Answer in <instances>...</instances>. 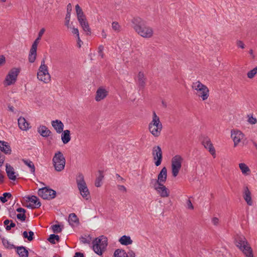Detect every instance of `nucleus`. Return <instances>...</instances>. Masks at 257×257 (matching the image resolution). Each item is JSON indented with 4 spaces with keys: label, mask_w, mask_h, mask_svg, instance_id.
<instances>
[{
    "label": "nucleus",
    "mask_w": 257,
    "mask_h": 257,
    "mask_svg": "<svg viewBox=\"0 0 257 257\" xmlns=\"http://www.w3.org/2000/svg\"><path fill=\"white\" fill-rule=\"evenodd\" d=\"M103 49H104V47L102 45H100L98 47V54H99V56H100L101 58H103L104 57V54L103 53Z\"/></svg>",
    "instance_id": "nucleus-46"
},
{
    "label": "nucleus",
    "mask_w": 257,
    "mask_h": 257,
    "mask_svg": "<svg viewBox=\"0 0 257 257\" xmlns=\"http://www.w3.org/2000/svg\"><path fill=\"white\" fill-rule=\"evenodd\" d=\"M163 128L162 124L160 121V117L157 115L155 111H153L152 120L149 124L150 132L155 137H159Z\"/></svg>",
    "instance_id": "nucleus-2"
},
{
    "label": "nucleus",
    "mask_w": 257,
    "mask_h": 257,
    "mask_svg": "<svg viewBox=\"0 0 257 257\" xmlns=\"http://www.w3.org/2000/svg\"><path fill=\"white\" fill-rule=\"evenodd\" d=\"M0 150L6 154H10L11 153L10 146L5 141H0Z\"/></svg>",
    "instance_id": "nucleus-26"
},
{
    "label": "nucleus",
    "mask_w": 257,
    "mask_h": 257,
    "mask_svg": "<svg viewBox=\"0 0 257 257\" xmlns=\"http://www.w3.org/2000/svg\"><path fill=\"white\" fill-rule=\"evenodd\" d=\"M45 31V29L44 28H42L40 30L38 34V37L33 42L32 47L30 49L28 56V59L29 62L31 63H34L36 60L38 44L39 43V41L41 40V37L44 34Z\"/></svg>",
    "instance_id": "nucleus-8"
},
{
    "label": "nucleus",
    "mask_w": 257,
    "mask_h": 257,
    "mask_svg": "<svg viewBox=\"0 0 257 257\" xmlns=\"http://www.w3.org/2000/svg\"><path fill=\"white\" fill-rule=\"evenodd\" d=\"M257 74V66L248 71L247 73V77L251 79L254 77V76Z\"/></svg>",
    "instance_id": "nucleus-39"
},
{
    "label": "nucleus",
    "mask_w": 257,
    "mask_h": 257,
    "mask_svg": "<svg viewBox=\"0 0 257 257\" xmlns=\"http://www.w3.org/2000/svg\"><path fill=\"white\" fill-rule=\"evenodd\" d=\"M75 10L77 16L78 21L83 29V31L87 34L90 33V28L89 27L88 22L87 21L86 17L82 9L78 4L75 6Z\"/></svg>",
    "instance_id": "nucleus-7"
},
{
    "label": "nucleus",
    "mask_w": 257,
    "mask_h": 257,
    "mask_svg": "<svg viewBox=\"0 0 257 257\" xmlns=\"http://www.w3.org/2000/svg\"><path fill=\"white\" fill-rule=\"evenodd\" d=\"M76 183L81 195L85 199H88L89 197V191L84 181V176L79 173L76 177Z\"/></svg>",
    "instance_id": "nucleus-9"
},
{
    "label": "nucleus",
    "mask_w": 257,
    "mask_h": 257,
    "mask_svg": "<svg viewBox=\"0 0 257 257\" xmlns=\"http://www.w3.org/2000/svg\"><path fill=\"white\" fill-rule=\"evenodd\" d=\"M61 135V140L63 144H67L71 140L70 132L69 130H66L63 131Z\"/></svg>",
    "instance_id": "nucleus-29"
},
{
    "label": "nucleus",
    "mask_w": 257,
    "mask_h": 257,
    "mask_svg": "<svg viewBox=\"0 0 257 257\" xmlns=\"http://www.w3.org/2000/svg\"><path fill=\"white\" fill-rule=\"evenodd\" d=\"M137 82L140 87L144 88L146 85V78L144 73L139 72L137 76Z\"/></svg>",
    "instance_id": "nucleus-27"
},
{
    "label": "nucleus",
    "mask_w": 257,
    "mask_h": 257,
    "mask_svg": "<svg viewBox=\"0 0 257 257\" xmlns=\"http://www.w3.org/2000/svg\"><path fill=\"white\" fill-rule=\"evenodd\" d=\"M134 29L139 35L145 38H150L154 34L153 28L142 21L136 24L134 26Z\"/></svg>",
    "instance_id": "nucleus-4"
},
{
    "label": "nucleus",
    "mask_w": 257,
    "mask_h": 257,
    "mask_svg": "<svg viewBox=\"0 0 257 257\" xmlns=\"http://www.w3.org/2000/svg\"><path fill=\"white\" fill-rule=\"evenodd\" d=\"M152 155L155 161V164L156 166L161 165L162 161V151L161 147L159 146H154L152 150Z\"/></svg>",
    "instance_id": "nucleus-15"
},
{
    "label": "nucleus",
    "mask_w": 257,
    "mask_h": 257,
    "mask_svg": "<svg viewBox=\"0 0 257 257\" xmlns=\"http://www.w3.org/2000/svg\"><path fill=\"white\" fill-rule=\"evenodd\" d=\"M23 235L24 238L28 239V233L27 231H24L23 233Z\"/></svg>",
    "instance_id": "nucleus-60"
},
{
    "label": "nucleus",
    "mask_w": 257,
    "mask_h": 257,
    "mask_svg": "<svg viewBox=\"0 0 257 257\" xmlns=\"http://www.w3.org/2000/svg\"><path fill=\"white\" fill-rule=\"evenodd\" d=\"M72 33L73 34H75L76 35L77 39L79 41L80 40L79 33V31L77 28H72Z\"/></svg>",
    "instance_id": "nucleus-45"
},
{
    "label": "nucleus",
    "mask_w": 257,
    "mask_h": 257,
    "mask_svg": "<svg viewBox=\"0 0 257 257\" xmlns=\"http://www.w3.org/2000/svg\"><path fill=\"white\" fill-rule=\"evenodd\" d=\"M18 125L20 128L23 131H27L30 128V124L23 117H20L18 119Z\"/></svg>",
    "instance_id": "nucleus-25"
},
{
    "label": "nucleus",
    "mask_w": 257,
    "mask_h": 257,
    "mask_svg": "<svg viewBox=\"0 0 257 257\" xmlns=\"http://www.w3.org/2000/svg\"><path fill=\"white\" fill-rule=\"evenodd\" d=\"M117 187L118 190L120 191V192L125 193L127 191L126 188L123 185H118Z\"/></svg>",
    "instance_id": "nucleus-50"
},
{
    "label": "nucleus",
    "mask_w": 257,
    "mask_h": 257,
    "mask_svg": "<svg viewBox=\"0 0 257 257\" xmlns=\"http://www.w3.org/2000/svg\"><path fill=\"white\" fill-rule=\"evenodd\" d=\"M82 41H81V40L80 39V40L79 41L78 39H77V45L79 47H80L81 46V43H82Z\"/></svg>",
    "instance_id": "nucleus-64"
},
{
    "label": "nucleus",
    "mask_w": 257,
    "mask_h": 257,
    "mask_svg": "<svg viewBox=\"0 0 257 257\" xmlns=\"http://www.w3.org/2000/svg\"><path fill=\"white\" fill-rule=\"evenodd\" d=\"M113 257H128V256L124 250L117 249L114 252Z\"/></svg>",
    "instance_id": "nucleus-35"
},
{
    "label": "nucleus",
    "mask_w": 257,
    "mask_h": 257,
    "mask_svg": "<svg viewBox=\"0 0 257 257\" xmlns=\"http://www.w3.org/2000/svg\"><path fill=\"white\" fill-rule=\"evenodd\" d=\"M155 190L162 197H168L169 196V190L163 184H159V186L156 187Z\"/></svg>",
    "instance_id": "nucleus-20"
},
{
    "label": "nucleus",
    "mask_w": 257,
    "mask_h": 257,
    "mask_svg": "<svg viewBox=\"0 0 257 257\" xmlns=\"http://www.w3.org/2000/svg\"><path fill=\"white\" fill-rule=\"evenodd\" d=\"M186 208L188 209L193 210L194 209V206L191 201L190 200H187L186 202Z\"/></svg>",
    "instance_id": "nucleus-49"
},
{
    "label": "nucleus",
    "mask_w": 257,
    "mask_h": 257,
    "mask_svg": "<svg viewBox=\"0 0 257 257\" xmlns=\"http://www.w3.org/2000/svg\"><path fill=\"white\" fill-rule=\"evenodd\" d=\"M93 250L98 255H101L107 245V238L102 235L96 238L93 241Z\"/></svg>",
    "instance_id": "nucleus-6"
},
{
    "label": "nucleus",
    "mask_w": 257,
    "mask_h": 257,
    "mask_svg": "<svg viewBox=\"0 0 257 257\" xmlns=\"http://www.w3.org/2000/svg\"><path fill=\"white\" fill-rule=\"evenodd\" d=\"M38 133L43 137L47 138L50 136L51 132L45 125H40L37 128Z\"/></svg>",
    "instance_id": "nucleus-22"
},
{
    "label": "nucleus",
    "mask_w": 257,
    "mask_h": 257,
    "mask_svg": "<svg viewBox=\"0 0 257 257\" xmlns=\"http://www.w3.org/2000/svg\"><path fill=\"white\" fill-rule=\"evenodd\" d=\"M37 78L45 83H48L51 81V75L49 73L48 67L45 64V60L43 59L38 70Z\"/></svg>",
    "instance_id": "nucleus-5"
},
{
    "label": "nucleus",
    "mask_w": 257,
    "mask_h": 257,
    "mask_svg": "<svg viewBox=\"0 0 257 257\" xmlns=\"http://www.w3.org/2000/svg\"><path fill=\"white\" fill-rule=\"evenodd\" d=\"M70 17H71V13L70 12H68V13H67L66 17H65V26L69 28V23L70 20Z\"/></svg>",
    "instance_id": "nucleus-42"
},
{
    "label": "nucleus",
    "mask_w": 257,
    "mask_h": 257,
    "mask_svg": "<svg viewBox=\"0 0 257 257\" xmlns=\"http://www.w3.org/2000/svg\"><path fill=\"white\" fill-rule=\"evenodd\" d=\"M236 45L238 48H240L241 49H244L245 48V45L243 42L239 40L236 41Z\"/></svg>",
    "instance_id": "nucleus-47"
},
{
    "label": "nucleus",
    "mask_w": 257,
    "mask_h": 257,
    "mask_svg": "<svg viewBox=\"0 0 257 257\" xmlns=\"http://www.w3.org/2000/svg\"><path fill=\"white\" fill-rule=\"evenodd\" d=\"M247 122L251 124H255L257 122V119L252 115H248Z\"/></svg>",
    "instance_id": "nucleus-43"
},
{
    "label": "nucleus",
    "mask_w": 257,
    "mask_h": 257,
    "mask_svg": "<svg viewBox=\"0 0 257 257\" xmlns=\"http://www.w3.org/2000/svg\"><path fill=\"white\" fill-rule=\"evenodd\" d=\"M17 211L19 212L20 213H25L26 212L25 209L23 208L19 207L17 209Z\"/></svg>",
    "instance_id": "nucleus-56"
},
{
    "label": "nucleus",
    "mask_w": 257,
    "mask_h": 257,
    "mask_svg": "<svg viewBox=\"0 0 257 257\" xmlns=\"http://www.w3.org/2000/svg\"><path fill=\"white\" fill-rule=\"evenodd\" d=\"M74 257H84V255L83 253H82L81 252H77L75 253Z\"/></svg>",
    "instance_id": "nucleus-57"
},
{
    "label": "nucleus",
    "mask_w": 257,
    "mask_h": 257,
    "mask_svg": "<svg viewBox=\"0 0 257 257\" xmlns=\"http://www.w3.org/2000/svg\"><path fill=\"white\" fill-rule=\"evenodd\" d=\"M150 184L152 186L154 189H155V188L159 186V184H161V183L158 182L157 179H152L150 181Z\"/></svg>",
    "instance_id": "nucleus-41"
},
{
    "label": "nucleus",
    "mask_w": 257,
    "mask_h": 257,
    "mask_svg": "<svg viewBox=\"0 0 257 257\" xmlns=\"http://www.w3.org/2000/svg\"><path fill=\"white\" fill-rule=\"evenodd\" d=\"M235 243L246 257H253V251L244 236H238L235 238Z\"/></svg>",
    "instance_id": "nucleus-3"
},
{
    "label": "nucleus",
    "mask_w": 257,
    "mask_h": 257,
    "mask_svg": "<svg viewBox=\"0 0 257 257\" xmlns=\"http://www.w3.org/2000/svg\"><path fill=\"white\" fill-rule=\"evenodd\" d=\"M16 224L13 222V221L12 220L10 222V225H8L6 226V229L7 230H10L12 228H13L15 227Z\"/></svg>",
    "instance_id": "nucleus-51"
},
{
    "label": "nucleus",
    "mask_w": 257,
    "mask_h": 257,
    "mask_svg": "<svg viewBox=\"0 0 257 257\" xmlns=\"http://www.w3.org/2000/svg\"><path fill=\"white\" fill-rule=\"evenodd\" d=\"M108 91L102 87H99L96 92L95 100L97 101H100L103 100L108 95Z\"/></svg>",
    "instance_id": "nucleus-16"
},
{
    "label": "nucleus",
    "mask_w": 257,
    "mask_h": 257,
    "mask_svg": "<svg viewBox=\"0 0 257 257\" xmlns=\"http://www.w3.org/2000/svg\"><path fill=\"white\" fill-rule=\"evenodd\" d=\"M12 196V195L10 193H4L3 195V196L0 197V200L3 203H5L7 201V197L10 198Z\"/></svg>",
    "instance_id": "nucleus-40"
},
{
    "label": "nucleus",
    "mask_w": 257,
    "mask_h": 257,
    "mask_svg": "<svg viewBox=\"0 0 257 257\" xmlns=\"http://www.w3.org/2000/svg\"><path fill=\"white\" fill-rule=\"evenodd\" d=\"M116 176L117 177V179L118 180V181H122L123 182L124 181V179L123 178H122L121 177H120L118 174H116Z\"/></svg>",
    "instance_id": "nucleus-58"
},
{
    "label": "nucleus",
    "mask_w": 257,
    "mask_h": 257,
    "mask_svg": "<svg viewBox=\"0 0 257 257\" xmlns=\"http://www.w3.org/2000/svg\"><path fill=\"white\" fill-rule=\"evenodd\" d=\"M167 177V170L166 167H163L158 175V181L161 184L166 182Z\"/></svg>",
    "instance_id": "nucleus-23"
},
{
    "label": "nucleus",
    "mask_w": 257,
    "mask_h": 257,
    "mask_svg": "<svg viewBox=\"0 0 257 257\" xmlns=\"http://www.w3.org/2000/svg\"><path fill=\"white\" fill-rule=\"evenodd\" d=\"M231 138L233 141L234 147H236L244 140L245 136L244 134L238 130H232L231 131Z\"/></svg>",
    "instance_id": "nucleus-14"
},
{
    "label": "nucleus",
    "mask_w": 257,
    "mask_h": 257,
    "mask_svg": "<svg viewBox=\"0 0 257 257\" xmlns=\"http://www.w3.org/2000/svg\"><path fill=\"white\" fill-rule=\"evenodd\" d=\"M99 175L97 177L96 179L95 182V185L97 187H100L101 186V181L104 178V176L103 175V172L102 171H99Z\"/></svg>",
    "instance_id": "nucleus-36"
},
{
    "label": "nucleus",
    "mask_w": 257,
    "mask_h": 257,
    "mask_svg": "<svg viewBox=\"0 0 257 257\" xmlns=\"http://www.w3.org/2000/svg\"><path fill=\"white\" fill-rule=\"evenodd\" d=\"M239 168L243 175L247 176L250 174V170L245 163H241L239 164Z\"/></svg>",
    "instance_id": "nucleus-31"
},
{
    "label": "nucleus",
    "mask_w": 257,
    "mask_h": 257,
    "mask_svg": "<svg viewBox=\"0 0 257 257\" xmlns=\"http://www.w3.org/2000/svg\"><path fill=\"white\" fill-rule=\"evenodd\" d=\"M191 88L195 94L200 98L202 100H207L209 96V90L208 88L200 81L193 82L191 85Z\"/></svg>",
    "instance_id": "nucleus-1"
},
{
    "label": "nucleus",
    "mask_w": 257,
    "mask_h": 257,
    "mask_svg": "<svg viewBox=\"0 0 257 257\" xmlns=\"http://www.w3.org/2000/svg\"><path fill=\"white\" fill-rule=\"evenodd\" d=\"M56 191L48 187H43L39 189L38 194L44 199L50 200L56 196Z\"/></svg>",
    "instance_id": "nucleus-13"
},
{
    "label": "nucleus",
    "mask_w": 257,
    "mask_h": 257,
    "mask_svg": "<svg viewBox=\"0 0 257 257\" xmlns=\"http://www.w3.org/2000/svg\"><path fill=\"white\" fill-rule=\"evenodd\" d=\"M219 220L216 217H214L212 219V222L213 224L217 225L218 223Z\"/></svg>",
    "instance_id": "nucleus-55"
},
{
    "label": "nucleus",
    "mask_w": 257,
    "mask_h": 257,
    "mask_svg": "<svg viewBox=\"0 0 257 257\" xmlns=\"http://www.w3.org/2000/svg\"><path fill=\"white\" fill-rule=\"evenodd\" d=\"M25 199L27 201L30 202L31 203L29 206H28V207H31V208H39L41 205V203L39 201V199L36 196H26Z\"/></svg>",
    "instance_id": "nucleus-18"
},
{
    "label": "nucleus",
    "mask_w": 257,
    "mask_h": 257,
    "mask_svg": "<svg viewBox=\"0 0 257 257\" xmlns=\"http://www.w3.org/2000/svg\"><path fill=\"white\" fill-rule=\"evenodd\" d=\"M101 36L103 38H106V36H107V35H106V32L104 31V30H102V33H101Z\"/></svg>",
    "instance_id": "nucleus-61"
},
{
    "label": "nucleus",
    "mask_w": 257,
    "mask_h": 257,
    "mask_svg": "<svg viewBox=\"0 0 257 257\" xmlns=\"http://www.w3.org/2000/svg\"><path fill=\"white\" fill-rule=\"evenodd\" d=\"M71 8L72 7L71 4H68L67 6V13H68V12H70L71 13Z\"/></svg>",
    "instance_id": "nucleus-59"
},
{
    "label": "nucleus",
    "mask_w": 257,
    "mask_h": 257,
    "mask_svg": "<svg viewBox=\"0 0 257 257\" xmlns=\"http://www.w3.org/2000/svg\"><path fill=\"white\" fill-rule=\"evenodd\" d=\"M22 161L25 165L27 166L30 169L31 173L34 175L35 173V167L33 162L29 159H22Z\"/></svg>",
    "instance_id": "nucleus-32"
},
{
    "label": "nucleus",
    "mask_w": 257,
    "mask_h": 257,
    "mask_svg": "<svg viewBox=\"0 0 257 257\" xmlns=\"http://www.w3.org/2000/svg\"><path fill=\"white\" fill-rule=\"evenodd\" d=\"M53 164L56 171L60 172L64 170L65 166V159L60 151L57 152L52 159Z\"/></svg>",
    "instance_id": "nucleus-10"
},
{
    "label": "nucleus",
    "mask_w": 257,
    "mask_h": 257,
    "mask_svg": "<svg viewBox=\"0 0 257 257\" xmlns=\"http://www.w3.org/2000/svg\"><path fill=\"white\" fill-rule=\"evenodd\" d=\"M242 196L248 205H252L253 202L251 198V193L247 186H244L243 188Z\"/></svg>",
    "instance_id": "nucleus-17"
},
{
    "label": "nucleus",
    "mask_w": 257,
    "mask_h": 257,
    "mask_svg": "<svg viewBox=\"0 0 257 257\" xmlns=\"http://www.w3.org/2000/svg\"><path fill=\"white\" fill-rule=\"evenodd\" d=\"M33 235H34V232L32 231H29L28 240L29 241L32 240L33 239Z\"/></svg>",
    "instance_id": "nucleus-52"
},
{
    "label": "nucleus",
    "mask_w": 257,
    "mask_h": 257,
    "mask_svg": "<svg viewBox=\"0 0 257 257\" xmlns=\"http://www.w3.org/2000/svg\"><path fill=\"white\" fill-rule=\"evenodd\" d=\"M17 251L20 257H28V251L24 246L18 247Z\"/></svg>",
    "instance_id": "nucleus-34"
},
{
    "label": "nucleus",
    "mask_w": 257,
    "mask_h": 257,
    "mask_svg": "<svg viewBox=\"0 0 257 257\" xmlns=\"http://www.w3.org/2000/svg\"><path fill=\"white\" fill-rule=\"evenodd\" d=\"M68 222L69 224L72 226H75L79 224V219L75 213H71L69 215Z\"/></svg>",
    "instance_id": "nucleus-28"
},
{
    "label": "nucleus",
    "mask_w": 257,
    "mask_h": 257,
    "mask_svg": "<svg viewBox=\"0 0 257 257\" xmlns=\"http://www.w3.org/2000/svg\"><path fill=\"white\" fill-rule=\"evenodd\" d=\"M111 27L114 31L118 33L121 31L120 25L116 22H113L111 24Z\"/></svg>",
    "instance_id": "nucleus-38"
},
{
    "label": "nucleus",
    "mask_w": 257,
    "mask_h": 257,
    "mask_svg": "<svg viewBox=\"0 0 257 257\" xmlns=\"http://www.w3.org/2000/svg\"><path fill=\"white\" fill-rule=\"evenodd\" d=\"M48 240L52 244H55L56 241H59V236L58 235H55L54 234H51L48 238Z\"/></svg>",
    "instance_id": "nucleus-37"
},
{
    "label": "nucleus",
    "mask_w": 257,
    "mask_h": 257,
    "mask_svg": "<svg viewBox=\"0 0 257 257\" xmlns=\"http://www.w3.org/2000/svg\"><path fill=\"white\" fill-rule=\"evenodd\" d=\"M51 124L57 133L60 134L63 132L64 124L61 120L58 119L52 120Z\"/></svg>",
    "instance_id": "nucleus-21"
},
{
    "label": "nucleus",
    "mask_w": 257,
    "mask_h": 257,
    "mask_svg": "<svg viewBox=\"0 0 257 257\" xmlns=\"http://www.w3.org/2000/svg\"><path fill=\"white\" fill-rule=\"evenodd\" d=\"M6 171L10 180L15 181L16 179L17 176L16 175V172H15L14 169L11 166L7 164Z\"/></svg>",
    "instance_id": "nucleus-24"
},
{
    "label": "nucleus",
    "mask_w": 257,
    "mask_h": 257,
    "mask_svg": "<svg viewBox=\"0 0 257 257\" xmlns=\"http://www.w3.org/2000/svg\"><path fill=\"white\" fill-rule=\"evenodd\" d=\"M17 217L21 221H24L26 219V215L25 213H19L17 215Z\"/></svg>",
    "instance_id": "nucleus-48"
},
{
    "label": "nucleus",
    "mask_w": 257,
    "mask_h": 257,
    "mask_svg": "<svg viewBox=\"0 0 257 257\" xmlns=\"http://www.w3.org/2000/svg\"><path fill=\"white\" fill-rule=\"evenodd\" d=\"M11 220L7 219L4 221V223L7 226V225H9V224L11 222Z\"/></svg>",
    "instance_id": "nucleus-62"
},
{
    "label": "nucleus",
    "mask_w": 257,
    "mask_h": 257,
    "mask_svg": "<svg viewBox=\"0 0 257 257\" xmlns=\"http://www.w3.org/2000/svg\"><path fill=\"white\" fill-rule=\"evenodd\" d=\"M202 144L204 148L208 150L209 153L212 155L214 158L216 157L215 150L213 147L212 143L209 139H205L203 142Z\"/></svg>",
    "instance_id": "nucleus-19"
},
{
    "label": "nucleus",
    "mask_w": 257,
    "mask_h": 257,
    "mask_svg": "<svg viewBox=\"0 0 257 257\" xmlns=\"http://www.w3.org/2000/svg\"><path fill=\"white\" fill-rule=\"evenodd\" d=\"M183 158L179 155H175L171 160V169L173 177H176L179 174V172L182 167V163Z\"/></svg>",
    "instance_id": "nucleus-11"
},
{
    "label": "nucleus",
    "mask_w": 257,
    "mask_h": 257,
    "mask_svg": "<svg viewBox=\"0 0 257 257\" xmlns=\"http://www.w3.org/2000/svg\"><path fill=\"white\" fill-rule=\"evenodd\" d=\"M79 240L81 243L83 244H90L92 241V237L89 234H84L79 238Z\"/></svg>",
    "instance_id": "nucleus-33"
},
{
    "label": "nucleus",
    "mask_w": 257,
    "mask_h": 257,
    "mask_svg": "<svg viewBox=\"0 0 257 257\" xmlns=\"http://www.w3.org/2000/svg\"><path fill=\"white\" fill-rule=\"evenodd\" d=\"M20 72V69L17 68H13L11 69L5 78V85L10 86L14 84L17 80Z\"/></svg>",
    "instance_id": "nucleus-12"
},
{
    "label": "nucleus",
    "mask_w": 257,
    "mask_h": 257,
    "mask_svg": "<svg viewBox=\"0 0 257 257\" xmlns=\"http://www.w3.org/2000/svg\"><path fill=\"white\" fill-rule=\"evenodd\" d=\"M3 243L4 245L6 246L7 247H9L11 245V244L10 243L9 241L6 239H4L3 240Z\"/></svg>",
    "instance_id": "nucleus-54"
},
{
    "label": "nucleus",
    "mask_w": 257,
    "mask_h": 257,
    "mask_svg": "<svg viewBox=\"0 0 257 257\" xmlns=\"http://www.w3.org/2000/svg\"><path fill=\"white\" fill-rule=\"evenodd\" d=\"M120 243L122 245H127L133 243V240L130 236L126 235L122 236L118 240Z\"/></svg>",
    "instance_id": "nucleus-30"
},
{
    "label": "nucleus",
    "mask_w": 257,
    "mask_h": 257,
    "mask_svg": "<svg viewBox=\"0 0 257 257\" xmlns=\"http://www.w3.org/2000/svg\"><path fill=\"white\" fill-rule=\"evenodd\" d=\"M6 62V58L4 55L0 56V66L4 64H5Z\"/></svg>",
    "instance_id": "nucleus-53"
},
{
    "label": "nucleus",
    "mask_w": 257,
    "mask_h": 257,
    "mask_svg": "<svg viewBox=\"0 0 257 257\" xmlns=\"http://www.w3.org/2000/svg\"><path fill=\"white\" fill-rule=\"evenodd\" d=\"M52 229L54 232H60L62 231L60 225L57 224L53 225Z\"/></svg>",
    "instance_id": "nucleus-44"
},
{
    "label": "nucleus",
    "mask_w": 257,
    "mask_h": 257,
    "mask_svg": "<svg viewBox=\"0 0 257 257\" xmlns=\"http://www.w3.org/2000/svg\"><path fill=\"white\" fill-rule=\"evenodd\" d=\"M249 53L252 56L253 58L255 57V56L253 55V50L252 49H250L249 51Z\"/></svg>",
    "instance_id": "nucleus-63"
}]
</instances>
